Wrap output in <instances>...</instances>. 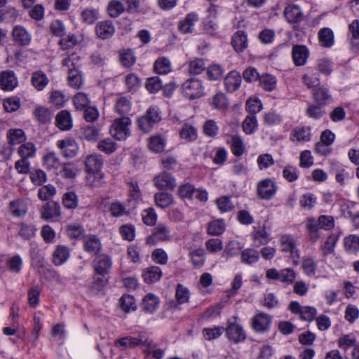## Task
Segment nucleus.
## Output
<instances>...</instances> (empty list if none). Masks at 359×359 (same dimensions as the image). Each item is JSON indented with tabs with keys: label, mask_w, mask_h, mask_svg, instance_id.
<instances>
[{
	"label": "nucleus",
	"mask_w": 359,
	"mask_h": 359,
	"mask_svg": "<svg viewBox=\"0 0 359 359\" xmlns=\"http://www.w3.org/2000/svg\"><path fill=\"white\" fill-rule=\"evenodd\" d=\"M62 203L68 209H74L78 205V197L74 192H67L63 195Z\"/></svg>",
	"instance_id": "obj_63"
},
{
	"label": "nucleus",
	"mask_w": 359,
	"mask_h": 359,
	"mask_svg": "<svg viewBox=\"0 0 359 359\" xmlns=\"http://www.w3.org/2000/svg\"><path fill=\"white\" fill-rule=\"evenodd\" d=\"M115 345L123 350L126 348H133L137 346H145L151 349L156 347V344L151 339L144 336H139L138 337H123L117 340L115 342Z\"/></svg>",
	"instance_id": "obj_4"
},
{
	"label": "nucleus",
	"mask_w": 359,
	"mask_h": 359,
	"mask_svg": "<svg viewBox=\"0 0 359 359\" xmlns=\"http://www.w3.org/2000/svg\"><path fill=\"white\" fill-rule=\"evenodd\" d=\"M7 137L11 145L21 144L26 140L25 134L21 129H11L7 133Z\"/></svg>",
	"instance_id": "obj_44"
},
{
	"label": "nucleus",
	"mask_w": 359,
	"mask_h": 359,
	"mask_svg": "<svg viewBox=\"0 0 359 359\" xmlns=\"http://www.w3.org/2000/svg\"><path fill=\"white\" fill-rule=\"evenodd\" d=\"M49 80L42 71H36L32 74V84L38 90H42L48 83Z\"/></svg>",
	"instance_id": "obj_38"
},
{
	"label": "nucleus",
	"mask_w": 359,
	"mask_h": 359,
	"mask_svg": "<svg viewBox=\"0 0 359 359\" xmlns=\"http://www.w3.org/2000/svg\"><path fill=\"white\" fill-rule=\"evenodd\" d=\"M161 120L159 110L156 107H149L145 114L138 118L137 125L143 133L150 132L154 126Z\"/></svg>",
	"instance_id": "obj_2"
},
{
	"label": "nucleus",
	"mask_w": 359,
	"mask_h": 359,
	"mask_svg": "<svg viewBox=\"0 0 359 359\" xmlns=\"http://www.w3.org/2000/svg\"><path fill=\"white\" fill-rule=\"evenodd\" d=\"M57 146L65 158H72L75 156L79 150V146L76 142L75 140L70 137L57 141Z\"/></svg>",
	"instance_id": "obj_11"
},
{
	"label": "nucleus",
	"mask_w": 359,
	"mask_h": 359,
	"mask_svg": "<svg viewBox=\"0 0 359 359\" xmlns=\"http://www.w3.org/2000/svg\"><path fill=\"white\" fill-rule=\"evenodd\" d=\"M57 126L62 130H70L72 127V119L70 113L67 110L61 111L56 116Z\"/></svg>",
	"instance_id": "obj_29"
},
{
	"label": "nucleus",
	"mask_w": 359,
	"mask_h": 359,
	"mask_svg": "<svg viewBox=\"0 0 359 359\" xmlns=\"http://www.w3.org/2000/svg\"><path fill=\"white\" fill-rule=\"evenodd\" d=\"M231 45L237 53L243 52L248 47V37L244 31H238L232 36Z\"/></svg>",
	"instance_id": "obj_22"
},
{
	"label": "nucleus",
	"mask_w": 359,
	"mask_h": 359,
	"mask_svg": "<svg viewBox=\"0 0 359 359\" xmlns=\"http://www.w3.org/2000/svg\"><path fill=\"white\" fill-rule=\"evenodd\" d=\"M109 211L114 217H120L128 214L126 205L118 201L111 203Z\"/></svg>",
	"instance_id": "obj_58"
},
{
	"label": "nucleus",
	"mask_w": 359,
	"mask_h": 359,
	"mask_svg": "<svg viewBox=\"0 0 359 359\" xmlns=\"http://www.w3.org/2000/svg\"><path fill=\"white\" fill-rule=\"evenodd\" d=\"M176 300H171L168 302L169 307L174 309H180V305L188 302L190 298V293L187 287L182 284H178L175 291Z\"/></svg>",
	"instance_id": "obj_13"
},
{
	"label": "nucleus",
	"mask_w": 359,
	"mask_h": 359,
	"mask_svg": "<svg viewBox=\"0 0 359 359\" xmlns=\"http://www.w3.org/2000/svg\"><path fill=\"white\" fill-rule=\"evenodd\" d=\"M112 261L109 256L104 254L99 255L93 262L95 273L98 276H104L109 273Z\"/></svg>",
	"instance_id": "obj_10"
},
{
	"label": "nucleus",
	"mask_w": 359,
	"mask_h": 359,
	"mask_svg": "<svg viewBox=\"0 0 359 359\" xmlns=\"http://www.w3.org/2000/svg\"><path fill=\"white\" fill-rule=\"evenodd\" d=\"M43 165L48 170H57L60 165L59 158L54 152H49L43 158Z\"/></svg>",
	"instance_id": "obj_47"
},
{
	"label": "nucleus",
	"mask_w": 359,
	"mask_h": 359,
	"mask_svg": "<svg viewBox=\"0 0 359 359\" xmlns=\"http://www.w3.org/2000/svg\"><path fill=\"white\" fill-rule=\"evenodd\" d=\"M36 233V228L34 225L22 223L20 225L18 236L23 240H29L32 238Z\"/></svg>",
	"instance_id": "obj_60"
},
{
	"label": "nucleus",
	"mask_w": 359,
	"mask_h": 359,
	"mask_svg": "<svg viewBox=\"0 0 359 359\" xmlns=\"http://www.w3.org/2000/svg\"><path fill=\"white\" fill-rule=\"evenodd\" d=\"M162 271L158 266H152L145 269L143 271V278L146 283H151L160 280Z\"/></svg>",
	"instance_id": "obj_34"
},
{
	"label": "nucleus",
	"mask_w": 359,
	"mask_h": 359,
	"mask_svg": "<svg viewBox=\"0 0 359 359\" xmlns=\"http://www.w3.org/2000/svg\"><path fill=\"white\" fill-rule=\"evenodd\" d=\"M271 322L269 316L259 313L253 318L252 327L257 332H264L269 329Z\"/></svg>",
	"instance_id": "obj_26"
},
{
	"label": "nucleus",
	"mask_w": 359,
	"mask_h": 359,
	"mask_svg": "<svg viewBox=\"0 0 359 359\" xmlns=\"http://www.w3.org/2000/svg\"><path fill=\"white\" fill-rule=\"evenodd\" d=\"M278 187L270 178L261 180L257 186V194L264 200H269L276 194Z\"/></svg>",
	"instance_id": "obj_6"
},
{
	"label": "nucleus",
	"mask_w": 359,
	"mask_h": 359,
	"mask_svg": "<svg viewBox=\"0 0 359 359\" xmlns=\"http://www.w3.org/2000/svg\"><path fill=\"white\" fill-rule=\"evenodd\" d=\"M259 259V252L253 248H247L241 252V262L246 264H252Z\"/></svg>",
	"instance_id": "obj_43"
},
{
	"label": "nucleus",
	"mask_w": 359,
	"mask_h": 359,
	"mask_svg": "<svg viewBox=\"0 0 359 359\" xmlns=\"http://www.w3.org/2000/svg\"><path fill=\"white\" fill-rule=\"evenodd\" d=\"M0 86L4 90H13L18 86V79L13 71L6 70L0 74Z\"/></svg>",
	"instance_id": "obj_16"
},
{
	"label": "nucleus",
	"mask_w": 359,
	"mask_h": 359,
	"mask_svg": "<svg viewBox=\"0 0 359 359\" xmlns=\"http://www.w3.org/2000/svg\"><path fill=\"white\" fill-rule=\"evenodd\" d=\"M130 119L127 116L116 118L110 128L111 135L118 140H125L130 135Z\"/></svg>",
	"instance_id": "obj_3"
},
{
	"label": "nucleus",
	"mask_w": 359,
	"mask_h": 359,
	"mask_svg": "<svg viewBox=\"0 0 359 359\" xmlns=\"http://www.w3.org/2000/svg\"><path fill=\"white\" fill-rule=\"evenodd\" d=\"M289 309L292 313L298 314L300 318L306 321H311L317 315V310L313 306H302L297 302H291L289 305Z\"/></svg>",
	"instance_id": "obj_7"
},
{
	"label": "nucleus",
	"mask_w": 359,
	"mask_h": 359,
	"mask_svg": "<svg viewBox=\"0 0 359 359\" xmlns=\"http://www.w3.org/2000/svg\"><path fill=\"white\" fill-rule=\"evenodd\" d=\"M306 228L309 232L310 240L313 243L316 242L320 237V230L322 229L320 228L318 219L317 220H316L314 218L308 219L306 224Z\"/></svg>",
	"instance_id": "obj_32"
},
{
	"label": "nucleus",
	"mask_w": 359,
	"mask_h": 359,
	"mask_svg": "<svg viewBox=\"0 0 359 359\" xmlns=\"http://www.w3.org/2000/svg\"><path fill=\"white\" fill-rule=\"evenodd\" d=\"M95 32L98 38L107 39L111 38L114 32L115 27L111 20L101 21L95 27Z\"/></svg>",
	"instance_id": "obj_15"
},
{
	"label": "nucleus",
	"mask_w": 359,
	"mask_h": 359,
	"mask_svg": "<svg viewBox=\"0 0 359 359\" xmlns=\"http://www.w3.org/2000/svg\"><path fill=\"white\" fill-rule=\"evenodd\" d=\"M257 127V121L256 116L254 114L248 115L243 122V129L245 134H252L256 130Z\"/></svg>",
	"instance_id": "obj_54"
},
{
	"label": "nucleus",
	"mask_w": 359,
	"mask_h": 359,
	"mask_svg": "<svg viewBox=\"0 0 359 359\" xmlns=\"http://www.w3.org/2000/svg\"><path fill=\"white\" fill-rule=\"evenodd\" d=\"M62 65L68 68V81L69 86L76 89L80 88L83 81L79 70L80 58L76 54H72L62 61Z\"/></svg>",
	"instance_id": "obj_1"
},
{
	"label": "nucleus",
	"mask_w": 359,
	"mask_h": 359,
	"mask_svg": "<svg viewBox=\"0 0 359 359\" xmlns=\"http://www.w3.org/2000/svg\"><path fill=\"white\" fill-rule=\"evenodd\" d=\"M252 238L255 247L266 245L270 241L269 234L264 229H255Z\"/></svg>",
	"instance_id": "obj_37"
},
{
	"label": "nucleus",
	"mask_w": 359,
	"mask_h": 359,
	"mask_svg": "<svg viewBox=\"0 0 359 359\" xmlns=\"http://www.w3.org/2000/svg\"><path fill=\"white\" fill-rule=\"evenodd\" d=\"M67 236L73 239H81L84 234L83 227L79 224H69L66 229Z\"/></svg>",
	"instance_id": "obj_62"
},
{
	"label": "nucleus",
	"mask_w": 359,
	"mask_h": 359,
	"mask_svg": "<svg viewBox=\"0 0 359 359\" xmlns=\"http://www.w3.org/2000/svg\"><path fill=\"white\" fill-rule=\"evenodd\" d=\"M172 236L169 228L164 224H158L153 230L152 235L147 238V243L151 240L158 241H167L171 239Z\"/></svg>",
	"instance_id": "obj_17"
},
{
	"label": "nucleus",
	"mask_w": 359,
	"mask_h": 359,
	"mask_svg": "<svg viewBox=\"0 0 359 359\" xmlns=\"http://www.w3.org/2000/svg\"><path fill=\"white\" fill-rule=\"evenodd\" d=\"M69 257V248L64 245H58L53 255V263L60 266L64 264Z\"/></svg>",
	"instance_id": "obj_33"
},
{
	"label": "nucleus",
	"mask_w": 359,
	"mask_h": 359,
	"mask_svg": "<svg viewBox=\"0 0 359 359\" xmlns=\"http://www.w3.org/2000/svg\"><path fill=\"white\" fill-rule=\"evenodd\" d=\"M154 201L157 206L165 209L174 203V198L172 194L162 191L154 195Z\"/></svg>",
	"instance_id": "obj_31"
},
{
	"label": "nucleus",
	"mask_w": 359,
	"mask_h": 359,
	"mask_svg": "<svg viewBox=\"0 0 359 359\" xmlns=\"http://www.w3.org/2000/svg\"><path fill=\"white\" fill-rule=\"evenodd\" d=\"M84 248L88 253L95 255L100 252L102 244L96 236L90 235L86 237L84 241Z\"/></svg>",
	"instance_id": "obj_27"
},
{
	"label": "nucleus",
	"mask_w": 359,
	"mask_h": 359,
	"mask_svg": "<svg viewBox=\"0 0 359 359\" xmlns=\"http://www.w3.org/2000/svg\"><path fill=\"white\" fill-rule=\"evenodd\" d=\"M36 147L32 142H27L22 144L18 149V154L22 158H29L34 156Z\"/></svg>",
	"instance_id": "obj_59"
},
{
	"label": "nucleus",
	"mask_w": 359,
	"mask_h": 359,
	"mask_svg": "<svg viewBox=\"0 0 359 359\" xmlns=\"http://www.w3.org/2000/svg\"><path fill=\"white\" fill-rule=\"evenodd\" d=\"M125 11L123 4L116 0L111 1L107 6V11L111 18H117Z\"/></svg>",
	"instance_id": "obj_53"
},
{
	"label": "nucleus",
	"mask_w": 359,
	"mask_h": 359,
	"mask_svg": "<svg viewBox=\"0 0 359 359\" xmlns=\"http://www.w3.org/2000/svg\"><path fill=\"white\" fill-rule=\"evenodd\" d=\"M210 105L218 111H225L228 109L229 103L224 93H218L210 101Z\"/></svg>",
	"instance_id": "obj_35"
},
{
	"label": "nucleus",
	"mask_w": 359,
	"mask_h": 359,
	"mask_svg": "<svg viewBox=\"0 0 359 359\" xmlns=\"http://www.w3.org/2000/svg\"><path fill=\"white\" fill-rule=\"evenodd\" d=\"M225 230V224L222 219H217L209 223L208 233L212 236H219L223 233Z\"/></svg>",
	"instance_id": "obj_52"
},
{
	"label": "nucleus",
	"mask_w": 359,
	"mask_h": 359,
	"mask_svg": "<svg viewBox=\"0 0 359 359\" xmlns=\"http://www.w3.org/2000/svg\"><path fill=\"white\" fill-rule=\"evenodd\" d=\"M321 46L330 48L334 44V34L329 28L320 29L318 34Z\"/></svg>",
	"instance_id": "obj_36"
},
{
	"label": "nucleus",
	"mask_w": 359,
	"mask_h": 359,
	"mask_svg": "<svg viewBox=\"0 0 359 359\" xmlns=\"http://www.w3.org/2000/svg\"><path fill=\"white\" fill-rule=\"evenodd\" d=\"M311 139V128L308 126L297 127L293 130L292 140L308 142Z\"/></svg>",
	"instance_id": "obj_45"
},
{
	"label": "nucleus",
	"mask_w": 359,
	"mask_h": 359,
	"mask_svg": "<svg viewBox=\"0 0 359 359\" xmlns=\"http://www.w3.org/2000/svg\"><path fill=\"white\" fill-rule=\"evenodd\" d=\"M198 20L195 13H189L179 24V29L184 34L192 32L194 25Z\"/></svg>",
	"instance_id": "obj_30"
},
{
	"label": "nucleus",
	"mask_w": 359,
	"mask_h": 359,
	"mask_svg": "<svg viewBox=\"0 0 359 359\" xmlns=\"http://www.w3.org/2000/svg\"><path fill=\"white\" fill-rule=\"evenodd\" d=\"M292 59L297 66L304 65L309 55L308 48L303 45H295L292 48Z\"/></svg>",
	"instance_id": "obj_19"
},
{
	"label": "nucleus",
	"mask_w": 359,
	"mask_h": 359,
	"mask_svg": "<svg viewBox=\"0 0 359 359\" xmlns=\"http://www.w3.org/2000/svg\"><path fill=\"white\" fill-rule=\"evenodd\" d=\"M106 279L102 277H93V280L88 286V290L91 295L102 296L104 294Z\"/></svg>",
	"instance_id": "obj_28"
},
{
	"label": "nucleus",
	"mask_w": 359,
	"mask_h": 359,
	"mask_svg": "<svg viewBox=\"0 0 359 359\" xmlns=\"http://www.w3.org/2000/svg\"><path fill=\"white\" fill-rule=\"evenodd\" d=\"M184 95L190 99L199 98L204 95V87L201 81L197 79L187 80L182 86Z\"/></svg>",
	"instance_id": "obj_5"
},
{
	"label": "nucleus",
	"mask_w": 359,
	"mask_h": 359,
	"mask_svg": "<svg viewBox=\"0 0 359 359\" xmlns=\"http://www.w3.org/2000/svg\"><path fill=\"white\" fill-rule=\"evenodd\" d=\"M14 41L20 46H27L31 42V35L22 26H15L12 32Z\"/></svg>",
	"instance_id": "obj_18"
},
{
	"label": "nucleus",
	"mask_w": 359,
	"mask_h": 359,
	"mask_svg": "<svg viewBox=\"0 0 359 359\" xmlns=\"http://www.w3.org/2000/svg\"><path fill=\"white\" fill-rule=\"evenodd\" d=\"M41 217L48 222H56L61 215V208L57 203H46L40 210Z\"/></svg>",
	"instance_id": "obj_8"
},
{
	"label": "nucleus",
	"mask_w": 359,
	"mask_h": 359,
	"mask_svg": "<svg viewBox=\"0 0 359 359\" xmlns=\"http://www.w3.org/2000/svg\"><path fill=\"white\" fill-rule=\"evenodd\" d=\"M34 114L37 121L41 123L50 122L53 116L50 111L43 107H37Z\"/></svg>",
	"instance_id": "obj_51"
},
{
	"label": "nucleus",
	"mask_w": 359,
	"mask_h": 359,
	"mask_svg": "<svg viewBox=\"0 0 359 359\" xmlns=\"http://www.w3.org/2000/svg\"><path fill=\"white\" fill-rule=\"evenodd\" d=\"M284 15L290 23H297L302 21L304 18L300 8L294 4L286 6L284 11Z\"/></svg>",
	"instance_id": "obj_20"
},
{
	"label": "nucleus",
	"mask_w": 359,
	"mask_h": 359,
	"mask_svg": "<svg viewBox=\"0 0 359 359\" xmlns=\"http://www.w3.org/2000/svg\"><path fill=\"white\" fill-rule=\"evenodd\" d=\"M339 239V235L337 233H332L327 238L325 244L322 247L323 250V255L327 256L334 252L335 245Z\"/></svg>",
	"instance_id": "obj_56"
},
{
	"label": "nucleus",
	"mask_w": 359,
	"mask_h": 359,
	"mask_svg": "<svg viewBox=\"0 0 359 359\" xmlns=\"http://www.w3.org/2000/svg\"><path fill=\"white\" fill-rule=\"evenodd\" d=\"M241 81L239 72L231 71L225 77L224 85L229 92H234L240 87Z\"/></svg>",
	"instance_id": "obj_23"
},
{
	"label": "nucleus",
	"mask_w": 359,
	"mask_h": 359,
	"mask_svg": "<svg viewBox=\"0 0 359 359\" xmlns=\"http://www.w3.org/2000/svg\"><path fill=\"white\" fill-rule=\"evenodd\" d=\"M167 143L166 138L161 135H154L149 137L148 147L154 153H161L165 150Z\"/></svg>",
	"instance_id": "obj_21"
},
{
	"label": "nucleus",
	"mask_w": 359,
	"mask_h": 359,
	"mask_svg": "<svg viewBox=\"0 0 359 359\" xmlns=\"http://www.w3.org/2000/svg\"><path fill=\"white\" fill-rule=\"evenodd\" d=\"M228 339L235 344L243 341L246 338V334L242 326L237 323H229L226 328Z\"/></svg>",
	"instance_id": "obj_14"
},
{
	"label": "nucleus",
	"mask_w": 359,
	"mask_h": 359,
	"mask_svg": "<svg viewBox=\"0 0 359 359\" xmlns=\"http://www.w3.org/2000/svg\"><path fill=\"white\" fill-rule=\"evenodd\" d=\"M297 239L291 234H283L280 237V247L283 252H290L293 257L299 258V250L297 248Z\"/></svg>",
	"instance_id": "obj_9"
},
{
	"label": "nucleus",
	"mask_w": 359,
	"mask_h": 359,
	"mask_svg": "<svg viewBox=\"0 0 359 359\" xmlns=\"http://www.w3.org/2000/svg\"><path fill=\"white\" fill-rule=\"evenodd\" d=\"M27 203L21 198L13 200L9 203V211L14 217L24 216L27 212Z\"/></svg>",
	"instance_id": "obj_24"
},
{
	"label": "nucleus",
	"mask_w": 359,
	"mask_h": 359,
	"mask_svg": "<svg viewBox=\"0 0 359 359\" xmlns=\"http://www.w3.org/2000/svg\"><path fill=\"white\" fill-rule=\"evenodd\" d=\"M120 306L121 309L126 313L136 309V304L134 298L128 294L123 295L120 300Z\"/></svg>",
	"instance_id": "obj_61"
},
{
	"label": "nucleus",
	"mask_w": 359,
	"mask_h": 359,
	"mask_svg": "<svg viewBox=\"0 0 359 359\" xmlns=\"http://www.w3.org/2000/svg\"><path fill=\"white\" fill-rule=\"evenodd\" d=\"M261 86L268 91L273 90L276 86V78L269 74H264L259 77Z\"/></svg>",
	"instance_id": "obj_64"
},
{
	"label": "nucleus",
	"mask_w": 359,
	"mask_h": 359,
	"mask_svg": "<svg viewBox=\"0 0 359 359\" xmlns=\"http://www.w3.org/2000/svg\"><path fill=\"white\" fill-rule=\"evenodd\" d=\"M131 109V103L125 97L116 98L114 105L115 111L121 116H125Z\"/></svg>",
	"instance_id": "obj_41"
},
{
	"label": "nucleus",
	"mask_w": 359,
	"mask_h": 359,
	"mask_svg": "<svg viewBox=\"0 0 359 359\" xmlns=\"http://www.w3.org/2000/svg\"><path fill=\"white\" fill-rule=\"evenodd\" d=\"M73 102L77 109L83 110L89 106L90 101L86 94L78 93L74 96Z\"/></svg>",
	"instance_id": "obj_55"
},
{
	"label": "nucleus",
	"mask_w": 359,
	"mask_h": 359,
	"mask_svg": "<svg viewBox=\"0 0 359 359\" xmlns=\"http://www.w3.org/2000/svg\"><path fill=\"white\" fill-rule=\"evenodd\" d=\"M154 67L157 74H168L171 71L170 61L167 57H160L156 60Z\"/></svg>",
	"instance_id": "obj_50"
},
{
	"label": "nucleus",
	"mask_w": 359,
	"mask_h": 359,
	"mask_svg": "<svg viewBox=\"0 0 359 359\" xmlns=\"http://www.w3.org/2000/svg\"><path fill=\"white\" fill-rule=\"evenodd\" d=\"M180 137L187 142H192L197 138V130L188 123L183 125L180 132Z\"/></svg>",
	"instance_id": "obj_46"
},
{
	"label": "nucleus",
	"mask_w": 359,
	"mask_h": 359,
	"mask_svg": "<svg viewBox=\"0 0 359 359\" xmlns=\"http://www.w3.org/2000/svg\"><path fill=\"white\" fill-rule=\"evenodd\" d=\"M231 146V152L236 156H241L245 152V145L241 137L233 135L229 141Z\"/></svg>",
	"instance_id": "obj_40"
},
{
	"label": "nucleus",
	"mask_w": 359,
	"mask_h": 359,
	"mask_svg": "<svg viewBox=\"0 0 359 359\" xmlns=\"http://www.w3.org/2000/svg\"><path fill=\"white\" fill-rule=\"evenodd\" d=\"M98 18L99 12L95 8H86L81 13V19L82 22L86 24H93Z\"/></svg>",
	"instance_id": "obj_49"
},
{
	"label": "nucleus",
	"mask_w": 359,
	"mask_h": 359,
	"mask_svg": "<svg viewBox=\"0 0 359 359\" xmlns=\"http://www.w3.org/2000/svg\"><path fill=\"white\" fill-rule=\"evenodd\" d=\"M154 184L160 190H172L176 186V180L170 173L163 172L154 177Z\"/></svg>",
	"instance_id": "obj_12"
},
{
	"label": "nucleus",
	"mask_w": 359,
	"mask_h": 359,
	"mask_svg": "<svg viewBox=\"0 0 359 359\" xmlns=\"http://www.w3.org/2000/svg\"><path fill=\"white\" fill-rule=\"evenodd\" d=\"M317 263L313 257H304L302 259V269L305 275L313 277L317 269Z\"/></svg>",
	"instance_id": "obj_39"
},
{
	"label": "nucleus",
	"mask_w": 359,
	"mask_h": 359,
	"mask_svg": "<svg viewBox=\"0 0 359 359\" xmlns=\"http://www.w3.org/2000/svg\"><path fill=\"white\" fill-rule=\"evenodd\" d=\"M344 245L348 252L356 253L359 250V237L355 235H349L344 238Z\"/></svg>",
	"instance_id": "obj_48"
},
{
	"label": "nucleus",
	"mask_w": 359,
	"mask_h": 359,
	"mask_svg": "<svg viewBox=\"0 0 359 359\" xmlns=\"http://www.w3.org/2000/svg\"><path fill=\"white\" fill-rule=\"evenodd\" d=\"M102 166V159L96 154L89 155L85 161L86 171L88 173L100 172Z\"/></svg>",
	"instance_id": "obj_25"
},
{
	"label": "nucleus",
	"mask_w": 359,
	"mask_h": 359,
	"mask_svg": "<svg viewBox=\"0 0 359 359\" xmlns=\"http://www.w3.org/2000/svg\"><path fill=\"white\" fill-rule=\"evenodd\" d=\"M189 256L194 267H201L205 263V253L201 248L190 252Z\"/></svg>",
	"instance_id": "obj_57"
},
{
	"label": "nucleus",
	"mask_w": 359,
	"mask_h": 359,
	"mask_svg": "<svg viewBox=\"0 0 359 359\" xmlns=\"http://www.w3.org/2000/svg\"><path fill=\"white\" fill-rule=\"evenodd\" d=\"M159 304L158 298L153 294H147L143 299V310L149 313H154Z\"/></svg>",
	"instance_id": "obj_42"
}]
</instances>
